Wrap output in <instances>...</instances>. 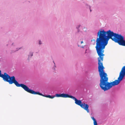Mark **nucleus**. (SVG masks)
I'll use <instances>...</instances> for the list:
<instances>
[{
    "label": "nucleus",
    "mask_w": 125,
    "mask_h": 125,
    "mask_svg": "<svg viewBox=\"0 0 125 125\" xmlns=\"http://www.w3.org/2000/svg\"><path fill=\"white\" fill-rule=\"evenodd\" d=\"M1 73L0 70V77L2 78L5 81L8 82L10 84L14 83L17 86L21 87L24 89L25 85L23 84H19L15 80L14 76L10 77L6 73H4V74H1Z\"/></svg>",
    "instance_id": "nucleus-3"
},
{
    "label": "nucleus",
    "mask_w": 125,
    "mask_h": 125,
    "mask_svg": "<svg viewBox=\"0 0 125 125\" xmlns=\"http://www.w3.org/2000/svg\"><path fill=\"white\" fill-rule=\"evenodd\" d=\"M97 38L96 40V46H98L99 44L104 38L110 39L117 43L119 45L125 46V41L124 40V37L121 35H119L111 31L110 30L105 31L103 30H99L97 33Z\"/></svg>",
    "instance_id": "nucleus-2"
},
{
    "label": "nucleus",
    "mask_w": 125,
    "mask_h": 125,
    "mask_svg": "<svg viewBox=\"0 0 125 125\" xmlns=\"http://www.w3.org/2000/svg\"><path fill=\"white\" fill-rule=\"evenodd\" d=\"M70 95L68 94L63 93L60 94H56L55 96L57 97H62L63 98H69Z\"/></svg>",
    "instance_id": "nucleus-6"
},
{
    "label": "nucleus",
    "mask_w": 125,
    "mask_h": 125,
    "mask_svg": "<svg viewBox=\"0 0 125 125\" xmlns=\"http://www.w3.org/2000/svg\"><path fill=\"white\" fill-rule=\"evenodd\" d=\"M99 44L98 46H96L97 53L99 56L98 58V69L99 74L100 77V86L101 89L104 91L109 90L113 86L118 84L121 81L125 75V66L122 68L120 72L118 80L111 82H108V78L107 74L104 72V67L103 66L102 62L103 60L104 49L105 46L108 44V39L104 38Z\"/></svg>",
    "instance_id": "nucleus-1"
},
{
    "label": "nucleus",
    "mask_w": 125,
    "mask_h": 125,
    "mask_svg": "<svg viewBox=\"0 0 125 125\" xmlns=\"http://www.w3.org/2000/svg\"><path fill=\"white\" fill-rule=\"evenodd\" d=\"M24 90L27 92L32 94H37L42 96H43L47 97V95H44L40 93L39 92H35L32 90L30 89L26 85H25L24 89Z\"/></svg>",
    "instance_id": "nucleus-5"
},
{
    "label": "nucleus",
    "mask_w": 125,
    "mask_h": 125,
    "mask_svg": "<svg viewBox=\"0 0 125 125\" xmlns=\"http://www.w3.org/2000/svg\"><path fill=\"white\" fill-rule=\"evenodd\" d=\"M55 97V96H51L50 95H47V98H50L52 99L54 98Z\"/></svg>",
    "instance_id": "nucleus-8"
},
{
    "label": "nucleus",
    "mask_w": 125,
    "mask_h": 125,
    "mask_svg": "<svg viewBox=\"0 0 125 125\" xmlns=\"http://www.w3.org/2000/svg\"><path fill=\"white\" fill-rule=\"evenodd\" d=\"M69 98H71L74 100L75 103L77 104L80 106L82 108L86 110L88 113L89 112V110L88 109L89 105L84 103L82 104L81 101L77 100L75 97L71 95L69 96Z\"/></svg>",
    "instance_id": "nucleus-4"
},
{
    "label": "nucleus",
    "mask_w": 125,
    "mask_h": 125,
    "mask_svg": "<svg viewBox=\"0 0 125 125\" xmlns=\"http://www.w3.org/2000/svg\"><path fill=\"white\" fill-rule=\"evenodd\" d=\"M91 118L94 121V125H97L96 121L94 117H92Z\"/></svg>",
    "instance_id": "nucleus-7"
},
{
    "label": "nucleus",
    "mask_w": 125,
    "mask_h": 125,
    "mask_svg": "<svg viewBox=\"0 0 125 125\" xmlns=\"http://www.w3.org/2000/svg\"><path fill=\"white\" fill-rule=\"evenodd\" d=\"M32 55H33V54H32V55H31V56H32Z\"/></svg>",
    "instance_id": "nucleus-12"
},
{
    "label": "nucleus",
    "mask_w": 125,
    "mask_h": 125,
    "mask_svg": "<svg viewBox=\"0 0 125 125\" xmlns=\"http://www.w3.org/2000/svg\"><path fill=\"white\" fill-rule=\"evenodd\" d=\"M83 43V41H82L81 42V43Z\"/></svg>",
    "instance_id": "nucleus-10"
},
{
    "label": "nucleus",
    "mask_w": 125,
    "mask_h": 125,
    "mask_svg": "<svg viewBox=\"0 0 125 125\" xmlns=\"http://www.w3.org/2000/svg\"><path fill=\"white\" fill-rule=\"evenodd\" d=\"M39 44H41V41H39Z\"/></svg>",
    "instance_id": "nucleus-9"
},
{
    "label": "nucleus",
    "mask_w": 125,
    "mask_h": 125,
    "mask_svg": "<svg viewBox=\"0 0 125 125\" xmlns=\"http://www.w3.org/2000/svg\"><path fill=\"white\" fill-rule=\"evenodd\" d=\"M90 10V11L91 12V10Z\"/></svg>",
    "instance_id": "nucleus-11"
}]
</instances>
